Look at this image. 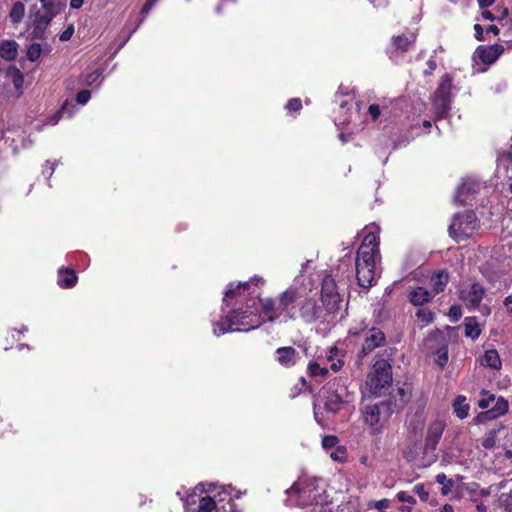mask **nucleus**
<instances>
[{"label":"nucleus","mask_w":512,"mask_h":512,"mask_svg":"<svg viewBox=\"0 0 512 512\" xmlns=\"http://www.w3.org/2000/svg\"><path fill=\"white\" fill-rule=\"evenodd\" d=\"M286 494L288 505L310 508L309 512H356L349 502L334 507L328 500L324 480L316 477L298 479Z\"/></svg>","instance_id":"nucleus-1"},{"label":"nucleus","mask_w":512,"mask_h":512,"mask_svg":"<svg viewBox=\"0 0 512 512\" xmlns=\"http://www.w3.org/2000/svg\"><path fill=\"white\" fill-rule=\"evenodd\" d=\"M364 239L360 245L356 261V278L363 288H369L376 283L379 276L377 263L379 261L378 227L367 226L364 230Z\"/></svg>","instance_id":"nucleus-2"},{"label":"nucleus","mask_w":512,"mask_h":512,"mask_svg":"<svg viewBox=\"0 0 512 512\" xmlns=\"http://www.w3.org/2000/svg\"><path fill=\"white\" fill-rule=\"evenodd\" d=\"M299 279H295L293 284L285 290L277 299L266 298L260 300L263 317L269 322H286L289 319L296 318L295 303L299 300L304 290L298 287Z\"/></svg>","instance_id":"nucleus-3"},{"label":"nucleus","mask_w":512,"mask_h":512,"mask_svg":"<svg viewBox=\"0 0 512 512\" xmlns=\"http://www.w3.org/2000/svg\"><path fill=\"white\" fill-rule=\"evenodd\" d=\"M254 306L255 300L249 299L244 310L242 308L232 310L221 321L214 324L213 333L219 336L227 332H248L258 328L266 320Z\"/></svg>","instance_id":"nucleus-4"},{"label":"nucleus","mask_w":512,"mask_h":512,"mask_svg":"<svg viewBox=\"0 0 512 512\" xmlns=\"http://www.w3.org/2000/svg\"><path fill=\"white\" fill-rule=\"evenodd\" d=\"M299 279L298 287L305 289L303 296L298 301V316L306 323H314L318 320H324L327 314L323 307L317 305L316 300L313 297H309L307 291L311 292L313 282L310 278H304L303 276L297 277Z\"/></svg>","instance_id":"nucleus-5"},{"label":"nucleus","mask_w":512,"mask_h":512,"mask_svg":"<svg viewBox=\"0 0 512 512\" xmlns=\"http://www.w3.org/2000/svg\"><path fill=\"white\" fill-rule=\"evenodd\" d=\"M391 383V365L384 359L377 360L367 376L366 390L372 396H382L388 392Z\"/></svg>","instance_id":"nucleus-6"},{"label":"nucleus","mask_w":512,"mask_h":512,"mask_svg":"<svg viewBox=\"0 0 512 512\" xmlns=\"http://www.w3.org/2000/svg\"><path fill=\"white\" fill-rule=\"evenodd\" d=\"M350 337H358L363 339L362 348L360 354L366 356L371 353L374 349L381 347L386 342L384 332L377 327H369L364 321L355 322L349 329L348 332Z\"/></svg>","instance_id":"nucleus-7"},{"label":"nucleus","mask_w":512,"mask_h":512,"mask_svg":"<svg viewBox=\"0 0 512 512\" xmlns=\"http://www.w3.org/2000/svg\"><path fill=\"white\" fill-rule=\"evenodd\" d=\"M480 223L473 211L456 214L449 226V234L456 241L473 236L479 229Z\"/></svg>","instance_id":"nucleus-8"},{"label":"nucleus","mask_w":512,"mask_h":512,"mask_svg":"<svg viewBox=\"0 0 512 512\" xmlns=\"http://www.w3.org/2000/svg\"><path fill=\"white\" fill-rule=\"evenodd\" d=\"M224 500V498H220L216 501L211 496H202L196 499L192 495L186 500V512H238L231 498H229L226 504L219 506Z\"/></svg>","instance_id":"nucleus-9"},{"label":"nucleus","mask_w":512,"mask_h":512,"mask_svg":"<svg viewBox=\"0 0 512 512\" xmlns=\"http://www.w3.org/2000/svg\"><path fill=\"white\" fill-rule=\"evenodd\" d=\"M319 397L323 400L326 410L335 413L348 401V392L337 382H329L320 390Z\"/></svg>","instance_id":"nucleus-10"},{"label":"nucleus","mask_w":512,"mask_h":512,"mask_svg":"<svg viewBox=\"0 0 512 512\" xmlns=\"http://www.w3.org/2000/svg\"><path fill=\"white\" fill-rule=\"evenodd\" d=\"M341 296L332 276L326 275L321 285V302L327 314H334L340 309Z\"/></svg>","instance_id":"nucleus-11"},{"label":"nucleus","mask_w":512,"mask_h":512,"mask_svg":"<svg viewBox=\"0 0 512 512\" xmlns=\"http://www.w3.org/2000/svg\"><path fill=\"white\" fill-rule=\"evenodd\" d=\"M388 410V406L381 402L379 404L367 405L363 410V420L371 428L373 434L380 433L383 424L387 420L384 412Z\"/></svg>","instance_id":"nucleus-12"},{"label":"nucleus","mask_w":512,"mask_h":512,"mask_svg":"<svg viewBox=\"0 0 512 512\" xmlns=\"http://www.w3.org/2000/svg\"><path fill=\"white\" fill-rule=\"evenodd\" d=\"M259 282L261 284L264 283L262 278L255 277L246 282H239L236 285L234 283H230L227 286L226 291H225V295H224V299H223L224 305L229 306L230 305L229 301L231 299L245 296L246 292H247V295H252V296L258 297L260 291H259V289L252 288V285L259 283Z\"/></svg>","instance_id":"nucleus-13"},{"label":"nucleus","mask_w":512,"mask_h":512,"mask_svg":"<svg viewBox=\"0 0 512 512\" xmlns=\"http://www.w3.org/2000/svg\"><path fill=\"white\" fill-rule=\"evenodd\" d=\"M336 101L339 103V113H343L345 116L341 118L337 116L335 118V124L337 126H346L350 123L352 108L354 103V95L348 91V88L340 86L336 94Z\"/></svg>","instance_id":"nucleus-14"},{"label":"nucleus","mask_w":512,"mask_h":512,"mask_svg":"<svg viewBox=\"0 0 512 512\" xmlns=\"http://www.w3.org/2000/svg\"><path fill=\"white\" fill-rule=\"evenodd\" d=\"M485 295V289L479 283H472L467 288L460 290L459 297L470 310L480 307V303Z\"/></svg>","instance_id":"nucleus-15"},{"label":"nucleus","mask_w":512,"mask_h":512,"mask_svg":"<svg viewBox=\"0 0 512 512\" xmlns=\"http://www.w3.org/2000/svg\"><path fill=\"white\" fill-rule=\"evenodd\" d=\"M481 183L474 179H465L461 185L458 186L455 193V200L463 205L471 204L474 195L479 192Z\"/></svg>","instance_id":"nucleus-16"},{"label":"nucleus","mask_w":512,"mask_h":512,"mask_svg":"<svg viewBox=\"0 0 512 512\" xmlns=\"http://www.w3.org/2000/svg\"><path fill=\"white\" fill-rule=\"evenodd\" d=\"M509 404L503 397H498L493 407L487 411L478 413L473 419L474 424L480 425L500 417L508 412Z\"/></svg>","instance_id":"nucleus-17"},{"label":"nucleus","mask_w":512,"mask_h":512,"mask_svg":"<svg viewBox=\"0 0 512 512\" xmlns=\"http://www.w3.org/2000/svg\"><path fill=\"white\" fill-rule=\"evenodd\" d=\"M444 429L445 423L442 420H435L429 424L424 445L426 452L436 450Z\"/></svg>","instance_id":"nucleus-18"},{"label":"nucleus","mask_w":512,"mask_h":512,"mask_svg":"<svg viewBox=\"0 0 512 512\" xmlns=\"http://www.w3.org/2000/svg\"><path fill=\"white\" fill-rule=\"evenodd\" d=\"M503 51L504 47L500 44L479 46L476 49L475 56L484 64L491 65L500 57Z\"/></svg>","instance_id":"nucleus-19"},{"label":"nucleus","mask_w":512,"mask_h":512,"mask_svg":"<svg viewBox=\"0 0 512 512\" xmlns=\"http://www.w3.org/2000/svg\"><path fill=\"white\" fill-rule=\"evenodd\" d=\"M277 361L285 367L295 365L298 359V353L292 347H281L276 350Z\"/></svg>","instance_id":"nucleus-20"},{"label":"nucleus","mask_w":512,"mask_h":512,"mask_svg":"<svg viewBox=\"0 0 512 512\" xmlns=\"http://www.w3.org/2000/svg\"><path fill=\"white\" fill-rule=\"evenodd\" d=\"M480 365L493 370H500L502 368V361L497 350H486L484 355L480 358Z\"/></svg>","instance_id":"nucleus-21"},{"label":"nucleus","mask_w":512,"mask_h":512,"mask_svg":"<svg viewBox=\"0 0 512 512\" xmlns=\"http://www.w3.org/2000/svg\"><path fill=\"white\" fill-rule=\"evenodd\" d=\"M433 297L434 294L423 287H417L409 293V301L415 306H421L429 302Z\"/></svg>","instance_id":"nucleus-22"},{"label":"nucleus","mask_w":512,"mask_h":512,"mask_svg":"<svg viewBox=\"0 0 512 512\" xmlns=\"http://www.w3.org/2000/svg\"><path fill=\"white\" fill-rule=\"evenodd\" d=\"M18 55V44L14 40L0 42V57L7 61L14 60Z\"/></svg>","instance_id":"nucleus-23"},{"label":"nucleus","mask_w":512,"mask_h":512,"mask_svg":"<svg viewBox=\"0 0 512 512\" xmlns=\"http://www.w3.org/2000/svg\"><path fill=\"white\" fill-rule=\"evenodd\" d=\"M449 281L448 273L445 271H438L434 273L430 278V284L432 286V294L442 292Z\"/></svg>","instance_id":"nucleus-24"},{"label":"nucleus","mask_w":512,"mask_h":512,"mask_svg":"<svg viewBox=\"0 0 512 512\" xmlns=\"http://www.w3.org/2000/svg\"><path fill=\"white\" fill-rule=\"evenodd\" d=\"M453 412L459 419H465L470 410V405L466 403V397L464 395H458L452 403Z\"/></svg>","instance_id":"nucleus-25"},{"label":"nucleus","mask_w":512,"mask_h":512,"mask_svg":"<svg viewBox=\"0 0 512 512\" xmlns=\"http://www.w3.org/2000/svg\"><path fill=\"white\" fill-rule=\"evenodd\" d=\"M77 282V276L74 270H60L58 284L63 288H71Z\"/></svg>","instance_id":"nucleus-26"},{"label":"nucleus","mask_w":512,"mask_h":512,"mask_svg":"<svg viewBox=\"0 0 512 512\" xmlns=\"http://www.w3.org/2000/svg\"><path fill=\"white\" fill-rule=\"evenodd\" d=\"M491 488L498 492L508 489L509 493H506L505 491L501 492L500 499L507 504L512 502V479L501 481L499 484L492 486Z\"/></svg>","instance_id":"nucleus-27"},{"label":"nucleus","mask_w":512,"mask_h":512,"mask_svg":"<svg viewBox=\"0 0 512 512\" xmlns=\"http://www.w3.org/2000/svg\"><path fill=\"white\" fill-rule=\"evenodd\" d=\"M6 77L13 83L16 89H20L24 83V75L16 66H9L6 70Z\"/></svg>","instance_id":"nucleus-28"},{"label":"nucleus","mask_w":512,"mask_h":512,"mask_svg":"<svg viewBox=\"0 0 512 512\" xmlns=\"http://www.w3.org/2000/svg\"><path fill=\"white\" fill-rule=\"evenodd\" d=\"M465 328V336L476 339L479 337L481 333V329L479 327L478 321L475 317H469L465 319L464 323Z\"/></svg>","instance_id":"nucleus-29"},{"label":"nucleus","mask_w":512,"mask_h":512,"mask_svg":"<svg viewBox=\"0 0 512 512\" xmlns=\"http://www.w3.org/2000/svg\"><path fill=\"white\" fill-rule=\"evenodd\" d=\"M342 357L343 355H341V352L337 347L334 346L330 349L329 354L327 355V360L331 363V369L334 372H337L342 368L344 364Z\"/></svg>","instance_id":"nucleus-30"},{"label":"nucleus","mask_w":512,"mask_h":512,"mask_svg":"<svg viewBox=\"0 0 512 512\" xmlns=\"http://www.w3.org/2000/svg\"><path fill=\"white\" fill-rule=\"evenodd\" d=\"M433 108L437 118L443 117L450 109V99L444 97H433Z\"/></svg>","instance_id":"nucleus-31"},{"label":"nucleus","mask_w":512,"mask_h":512,"mask_svg":"<svg viewBox=\"0 0 512 512\" xmlns=\"http://www.w3.org/2000/svg\"><path fill=\"white\" fill-rule=\"evenodd\" d=\"M24 15H25V5L20 1L15 2L12 5V8L9 13L10 21L13 24H19L23 20Z\"/></svg>","instance_id":"nucleus-32"},{"label":"nucleus","mask_w":512,"mask_h":512,"mask_svg":"<svg viewBox=\"0 0 512 512\" xmlns=\"http://www.w3.org/2000/svg\"><path fill=\"white\" fill-rule=\"evenodd\" d=\"M416 35L415 33H410L409 35H400L394 38L395 46L401 51H407L409 47L415 42Z\"/></svg>","instance_id":"nucleus-33"},{"label":"nucleus","mask_w":512,"mask_h":512,"mask_svg":"<svg viewBox=\"0 0 512 512\" xmlns=\"http://www.w3.org/2000/svg\"><path fill=\"white\" fill-rule=\"evenodd\" d=\"M451 89H452V79L448 75H446L443 78L442 82L440 83L439 87L437 88L434 96L450 99Z\"/></svg>","instance_id":"nucleus-34"},{"label":"nucleus","mask_w":512,"mask_h":512,"mask_svg":"<svg viewBox=\"0 0 512 512\" xmlns=\"http://www.w3.org/2000/svg\"><path fill=\"white\" fill-rule=\"evenodd\" d=\"M502 429L503 426L499 425L497 428L490 430L484 437L482 441V446L486 449L493 448L496 444L497 436Z\"/></svg>","instance_id":"nucleus-35"},{"label":"nucleus","mask_w":512,"mask_h":512,"mask_svg":"<svg viewBox=\"0 0 512 512\" xmlns=\"http://www.w3.org/2000/svg\"><path fill=\"white\" fill-rule=\"evenodd\" d=\"M498 398L488 390L483 389L480 392V399L478 401V407L480 409H487L492 403H496Z\"/></svg>","instance_id":"nucleus-36"},{"label":"nucleus","mask_w":512,"mask_h":512,"mask_svg":"<svg viewBox=\"0 0 512 512\" xmlns=\"http://www.w3.org/2000/svg\"><path fill=\"white\" fill-rule=\"evenodd\" d=\"M53 16V12L45 11L44 14L37 13L35 17V26L36 29L42 30L44 29L51 21Z\"/></svg>","instance_id":"nucleus-37"},{"label":"nucleus","mask_w":512,"mask_h":512,"mask_svg":"<svg viewBox=\"0 0 512 512\" xmlns=\"http://www.w3.org/2000/svg\"><path fill=\"white\" fill-rule=\"evenodd\" d=\"M330 458L335 462H345L347 459V450L344 446H337L330 454Z\"/></svg>","instance_id":"nucleus-38"},{"label":"nucleus","mask_w":512,"mask_h":512,"mask_svg":"<svg viewBox=\"0 0 512 512\" xmlns=\"http://www.w3.org/2000/svg\"><path fill=\"white\" fill-rule=\"evenodd\" d=\"M41 53V45L38 43H33L28 47L27 58L32 62L37 61L40 58Z\"/></svg>","instance_id":"nucleus-39"},{"label":"nucleus","mask_w":512,"mask_h":512,"mask_svg":"<svg viewBox=\"0 0 512 512\" xmlns=\"http://www.w3.org/2000/svg\"><path fill=\"white\" fill-rule=\"evenodd\" d=\"M436 481L442 485V494L446 495L451 491L453 487V481L447 479L445 474H438L436 476Z\"/></svg>","instance_id":"nucleus-40"},{"label":"nucleus","mask_w":512,"mask_h":512,"mask_svg":"<svg viewBox=\"0 0 512 512\" xmlns=\"http://www.w3.org/2000/svg\"><path fill=\"white\" fill-rule=\"evenodd\" d=\"M338 438L334 435H326L323 439H322V447L325 449V450H333L335 449L338 445Z\"/></svg>","instance_id":"nucleus-41"},{"label":"nucleus","mask_w":512,"mask_h":512,"mask_svg":"<svg viewBox=\"0 0 512 512\" xmlns=\"http://www.w3.org/2000/svg\"><path fill=\"white\" fill-rule=\"evenodd\" d=\"M311 376H324L328 373L327 368L321 367L318 363L312 362L308 366Z\"/></svg>","instance_id":"nucleus-42"},{"label":"nucleus","mask_w":512,"mask_h":512,"mask_svg":"<svg viewBox=\"0 0 512 512\" xmlns=\"http://www.w3.org/2000/svg\"><path fill=\"white\" fill-rule=\"evenodd\" d=\"M66 106H67V102L64 103V105L62 106V108L59 111H57L52 116H50L46 119L45 125H51V126L56 125L59 122V120L61 119V117L63 116V114L66 110Z\"/></svg>","instance_id":"nucleus-43"},{"label":"nucleus","mask_w":512,"mask_h":512,"mask_svg":"<svg viewBox=\"0 0 512 512\" xmlns=\"http://www.w3.org/2000/svg\"><path fill=\"white\" fill-rule=\"evenodd\" d=\"M102 71L100 69H95L90 73H87L84 77V83L86 85H92L95 82L98 81V79L101 77Z\"/></svg>","instance_id":"nucleus-44"},{"label":"nucleus","mask_w":512,"mask_h":512,"mask_svg":"<svg viewBox=\"0 0 512 512\" xmlns=\"http://www.w3.org/2000/svg\"><path fill=\"white\" fill-rule=\"evenodd\" d=\"M388 506H389V500H387V499L373 501V502H370L368 505V507L370 509L374 508V509L378 510V512H385V509H387Z\"/></svg>","instance_id":"nucleus-45"},{"label":"nucleus","mask_w":512,"mask_h":512,"mask_svg":"<svg viewBox=\"0 0 512 512\" xmlns=\"http://www.w3.org/2000/svg\"><path fill=\"white\" fill-rule=\"evenodd\" d=\"M416 316H417L418 320H420L423 323H429L433 319V314L428 309H419L416 312Z\"/></svg>","instance_id":"nucleus-46"},{"label":"nucleus","mask_w":512,"mask_h":512,"mask_svg":"<svg viewBox=\"0 0 512 512\" xmlns=\"http://www.w3.org/2000/svg\"><path fill=\"white\" fill-rule=\"evenodd\" d=\"M413 491L419 496V498L422 500V501H427L428 498H429V493L428 491L425 489V486L424 484L422 483H418L414 486V489Z\"/></svg>","instance_id":"nucleus-47"},{"label":"nucleus","mask_w":512,"mask_h":512,"mask_svg":"<svg viewBox=\"0 0 512 512\" xmlns=\"http://www.w3.org/2000/svg\"><path fill=\"white\" fill-rule=\"evenodd\" d=\"M448 362V352L446 348L439 349L437 351L436 363L440 367H444Z\"/></svg>","instance_id":"nucleus-48"},{"label":"nucleus","mask_w":512,"mask_h":512,"mask_svg":"<svg viewBox=\"0 0 512 512\" xmlns=\"http://www.w3.org/2000/svg\"><path fill=\"white\" fill-rule=\"evenodd\" d=\"M381 114L380 107L377 104H371L368 108L367 115L372 121H376Z\"/></svg>","instance_id":"nucleus-49"},{"label":"nucleus","mask_w":512,"mask_h":512,"mask_svg":"<svg viewBox=\"0 0 512 512\" xmlns=\"http://www.w3.org/2000/svg\"><path fill=\"white\" fill-rule=\"evenodd\" d=\"M301 107H302V103L299 98H293V99L289 100V102L286 105V108L290 112H297L301 109Z\"/></svg>","instance_id":"nucleus-50"},{"label":"nucleus","mask_w":512,"mask_h":512,"mask_svg":"<svg viewBox=\"0 0 512 512\" xmlns=\"http://www.w3.org/2000/svg\"><path fill=\"white\" fill-rule=\"evenodd\" d=\"M91 97V93L89 90H82L76 96V101L78 104L84 105L86 104Z\"/></svg>","instance_id":"nucleus-51"},{"label":"nucleus","mask_w":512,"mask_h":512,"mask_svg":"<svg viewBox=\"0 0 512 512\" xmlns=\"http://www.w3.org/2000/svg\"><path fill=\"white\" fill-rule=\"evenodd\" d=\"M397 499L400 502H405V503H409V504H414L415 503L414 497L409 495L408 493H406L404 491H401V492H399L397 494Z\"/></svg>","instance_id":"nucleus-52"},{"label":"nucleus","mask_w":512,"mask_h":512,"mask_svg":"<svg viewBox=\"0 0 512 512\" xmlns=\"http://www.w3.org/2000/svg\"><path fill=\"white\" fill-rule=\"evenodd\" d=\"M74 33V28L70 25L66 30H64L60 35L61 41H68Z\"/></svg>","instance_id":"nucleus-53"},{"label":"nucleus","mask_w":512,"mask_h":512,"mask_svg":"<svg viewBox=\"0 0 512 512\" xmlns=\"http://www.w3.org/2000/svg\"><path fill=\"white\" fill-rule=\"evenodd\" d=\"M156 2H154L153 0H147V2L143 5L142 9H141V14L143 15V18H145V16L149 13V11L152 9V7L155 5ZM144 19L141 20V22L143 21Z\"/></svg>","instance_id":"nucleus-54"},{"label":"nucleus","mask_w":512,"mask_h":512,"mask_svg":"<svg viewBox=\"0 0 512 512\" xmlns=\"http://www.w3.org/2000/svg\"><path fill=\"white\" fill-rule=\"evenodd\" d=\"M503 305L506 308L507 314L512 316V294L505 297Z\"/></svg>","instance_id":"nucleus-55"},{"label":"nucleus","mask_w":512,"mask_h":512,"mask_svg":"<svg viewBox=\"0 0 512 512\" xmlns=\"http://www.w3.org/2000/svg\"><path fill=\"white\" fill-rule=\"evenodd\" d=\"M39 1L42 4V7L45 11L52 12L54 5H55V0H39Z\"/></svg>","instance_id":"nucleus-56"},{"label":"nucleus","mask_w":512,"mask_h":512,"mask_svg":"<svg viewBox=\"0 0 512 512\" xmlns=\"http://www.w3.org/2000/svg\"><path fill=\"white\" fill-rule=\"evenodd\" d=\"M130 36H131V33H127V34H124V35H120V36H119L120 43H119V45H118V47H117V49H116V52H117L118 50H120V49L125 45V43L128 41V39L130 38Z\"/></svg>","instance_id":"nucleus-57"},{"label":"nucleus","mask_w":512,"mask_h":512,"mask_svg":"<svg viewBox=\"0 0 512 512\" xmlns=\"http://www.w3.org/2000/svg\"><path fill=\"white\" fill-rule=\"evenodd\" d=\"M474 29H475V36H476L477 40H479V41L483 40V36H482L483 35V29H482L481 25L476 24L474 26Z\"/></svg>","instance_id":"nucleus-58"},{"label":"nucleus","mask_w":512,"mask_h":512,"mask_svg":"<svg viewBox=\"0 0 512 512\" xmlns=\"http://www.w3.org/2000/svg\"><path fill=\"white\" fill-rule=\"evenodd\" d=\"M449 314H450L451 316H454V317H455V320H457V319L459 318V316H460V308H459V307H457V306H452V307L450 308V312H449Z\"/></svg>","instance_id":"nucleus-59"},{"label":"nucleus","mask_w":512,"mask_h":512,"mask_svg":"<svg viewBox=\"0 0 512 512\" xmlns=\"http://www.w3.org/2000/svg\"><path fill=\"white\" fill-rule=\"evenodd\" d=\"M84 3V0H71L70 7L73 9H79Z\"/></svg>","instance_id":"nucleus-60"},{"label":"nucleus","mask_w":512,"mask_h":512,"mask_svg":"<svg viewBox=\"0 0 512 512\" xmlns=\"http://www.w3.org/2000/svg\"><path fill=\"white\" fill-rule=\"evenodd\" d=\"M494 2H495V0H478L479 6H480L481 8L489 7V6H491Z\"/></svg>","instance_id":"nucleus-61"},{"label":"nucleus","mask_w":512,"mask_h":512,"mask_svg":"<svg viewBox=\"0 0 512 512\" xmlns=\"http://www.w3.org/2000/svg\"><path fill=\"white\" fill-rule=\"evenodd\" d=\"M234 0H223L220 4H218V6L216 7V12L218 14L222 13V10H223V6L227 3H233Z\"/></svg>","instance_id":"nucleus-62"},{"label":"nucleus","mask_w":512,"mask_h":512,"mask_svg":"<svg viewBox=\"0 0 512 512\" xmlns=\"http://www.w3.org/2000/svg\"><path fill=\"white\" fill-rule=\"evenodd\" d=\"M482 17L485 20H489V21H493L494 20V16H493V14L490 11H483L482 12Z\"/></svg>","instance_id":"nucleus-63"},{"label":"nucleus","mask_w":512,"mask_h":512,"mask_svg":"<svg viewBox=\"0 0 512 512\" xmlns=\"http://www.w3.org/2000/svg\"><path fill=\"white\" fill-rule=\"evenodd\" d=\"M440 512H454V510H453L452 505H450V504H445V505L441 508Z\"/></svg>","instance_id":"nucleus-64"}]
</instances>
